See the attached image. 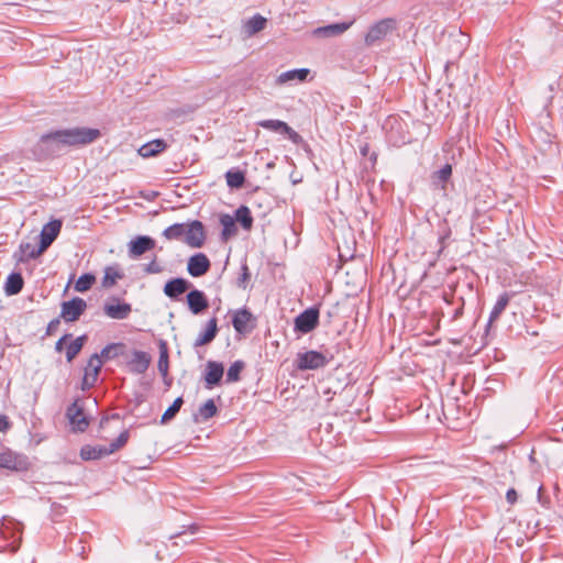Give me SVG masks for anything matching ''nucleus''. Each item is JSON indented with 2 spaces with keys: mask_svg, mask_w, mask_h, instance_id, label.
Returning <instances> with one entry per match:
<instances>
[{
  "mask_svg": "<svg viewBox=\"0 0 563 563\" xmlns=\"http://www.w3.org/2000/svg\"><path fill=\"white\" fill-rule=\"evenodd\" d=\"M100 136L98 129L91 128H71L57 130L55 132L42 135L43 143L56 144V146H80L95 142Z\"/></svg>",
  "mask_w": 563,
  "mask_h": 563,
  "instance_id": "nucleus-1",
  "label": "nucleus"
},
{
  "mask_svg": "<svg viewBox=\"0 0 563 563\" xmlns=\"http://www.w3.org/2000/svg\"><path fill=\"white\" fill-rule=\"evenodd\" d=\"M397 29V21L394 18H386L377 21L369 26L365 34L364 42L366 46H373L380 43Z\"/></svg>",
  "mask_w": 563,
  "mask_h": 563,
  "instance_id": "nucleus-2",
  "label": "nucleus"
},
{
  "mask_svg": "<svg viewBox=\"0 0 563 563\" xmlns=\"http://www.w3.org/2000/svg\"><path fill=\"white\" fill-rule=\"evenodd\" d=\"M63 228L62 219H51L45 223L38 235L37 256L45 252L57 239Z\"/></svg>",
  "mask_w": 563,
  "mask_h": 563,
  "instance_id": "nucleus-3",
  "label": "nucleus"
},
{
  "mask_svg": "<svg viewBox=\"0 0 563 563\" xmlns=\"http://www.w3.org/2000/svg\"><path fill=\"white\" fill-rule=\"evenodd\" d=\"M29 465L30 463L25 455L16 453L5 446L0 450V468L21 472L27 470Z\"/></svg>",
  "mask_w": 563,
  "mask_h": 563,
  "instance_id": "nucleus-4",
  "label": "nucleus"
},
{
  "mask_svg": "<svg viewBox=\"0 0 563 563\" xmlns=\"http://www.w3.org/2000/svg\"><path fill=\"white\" fill-rule=\"evenodd\" d=\"M329 363L324 354L318 351H307L298 353L296 357V367L299 371L319 369Z\"/></svg>",
  "mask_w": 563,
  "mask_h": 563,
  "instance_id": "nucleus-5",
  "label": "nucleus"
},
{
  "mask_svg": "<svg viewBox=\"0 0 563 563\" xmlns=\"http://www.w3.org/2000/svg\"><path fill=\"white\" fill-rule=\"evenodd\" d=\"M66 417L71 429L76 432H84L89 426V419L84 412V404L76 399L66 411Z\"/></svg>",
  "mask_w": 563,
  "mask_h": 563,
  "instance_id": "nucleus-6",
  "label": "nucleus"
},
{
  "mask_svg": "<svg viewBox=\"0 0 563 563\" xmlns=\"http://www.w3.org/2000/svg\"><path fill=\"white\" fill-rule=\"evenodd\" d=\"M185 231L184 242L188 246L199 249L205 244L206 232L202 222L198 220L190 221L185 224Z\"/></svg>",
  "mask_w": 563,
  "mask_h": 563,
  "instance_id": "nucleus-7",
  "label": "nucleus"
},
{
  "mask_svg": "<svg viewBox=\"0 0 563 563\" xmlns=\"http://www.w3.org/2000/svg\"><path fill=\"white\" fill-rule=\"evenodd\" d=\"M257 124L265 130L286 134L288 136V139L294 144L298 145L302 142L301 135L298 132H296L291 126H289L286 122H284L282 120H277V119L262 120Z\"/></svg>",
  "mask_w": 563,
  "mask_h": 563,
  "instance_id": "nucleus-8",
  "label": "nucleus"
},
{
  "mask_svg": "<svg viewBox=\"0 0 563 563\" xmlns=\"http://www.w3.org/2000/svg\"><path fill=\"white\" fill-rule=\"evenodd\" d=\"M71 335L66 334L62 336L56 342V351L62 352L64 349L66 350V358L68 362H71L76 355L81 351L86 336L81 335L70 341Z\"/></svg>",
  "mask_w": 563,
  "mask_h": 563,
  "instance_id": "nucleus-9",
  "label": "nucleus"
},
{
  "mask_svg": "<svg viewBox=\"0 0 563 563\" xmlns=\"http://www.w3.org/2000/svg\"><path fill=\"white\" fill-rule=\"evenodd\" d=\"M87 308V302L79 297H75L62 305V318L67 322H74L80 318Z\"/></svg>",
  "mask_w": 563,
  "mask_h": 563,
  "instance_id": "nucleus-10",
  "label": "nucleus"
},
{
  "mask_svg": "<svg viewBox=\"0 0 563 563\" xmlns=\"http://www.w3.org/2000/svg\"><path fill=\"white\" fill-rule=\"evenodd\" d=\"M131 311V305L128 302H122L118 298H112L103 305L104 314L114 320L126 319Z\"/></svg>",
  "mask_w": 563,
  "mask_h": 563,
  "instance_id": "nucleus-11",
  "label": "nucleus"
},
{
  "mask_svg": "<svg viewBox=\"0 0 563 563\" xmlns=\"http://www.w3.org/2000/svg\"><path fill=\"white\" fill-rule=\"evenodd\" d=\"M318 321L319 310L309 308L295 319V328L302 333H309L318 325Z\"/></svg>",
  "mask_w": 563,
  "mask_h": 563,
  "instance_id": "nucleus-12",
  "label": "nucleus"
},
{
  "mask_svg": "<svg viewBox=\"0 0 563 563\" xmlns=\"http://www.w3.org/2000/svg\"><path fill=\"white\" fill-rule=\"evenodd\" d=\"M252 321H253V316L245 308L238 309L233 312L232 325L239 334L244 335V334L250 333L254 328V324L252 323Z\"/></svg>",
  "mask_w": 563,
  "mask_h": 563,
  "instance_id": "nucleus-13",
  "label": "nucleus"
},
{
  "mask_svg": "<svg viewBox=\"0 0 563 563\" xmlns=\"http://www.w3.org/2000/svg\"><path fill=\"white\" fill-rule=\"evenodd\" d=\"M152 362V357L147 352L134 350L131 358L126 362V366L131 373L144 374Z\"/></svg>",
  "mask_w": 563,
  "mask_h": 563,
  "instance_id": "nucleus-14",
  "label": "nucleus"
},
{
  "mask_svg": "<svg viewBox=\"0 0 563 563\" xmlns=\"http://www.w3.org/2000/svg\"><path fill=\"white\" fill-rule=\"evenodd\" d=\"M210 261L203 253H197L189 257L187 271L192 277H200L205 275L210 268Z\"/></svg>",
  "mask_w": 563,
  "mask_h": 563,
  "instance_id": "nucleus-15",
  "label": "nucleus"
},
{
  "mask_svg": "<svg viewBox=\"0 0 563 563\" xmlns=\"http://www.w3.org/2000/svg\"><path fill=\"white\" fill-rule=\"evenodd\" d=\"M354 21L353 19L351 21L319 26L313 30V35L317 37H335L342 35L354 24Z\"/></svg>",
  "mask_w": 563,
  "mask_h": 563,
  "instance_id": "nucleus-16",
  "label": "nucleus"
},
{
  "mask_svg": "<svg viewBox=\"0 0 563 563\" xmlns=\"http://www.w3.org/2000/svg\"><path fill=\"white\" fill-rule=\"evenodd\" d=\"M218 331V319L212 317L206 322L203 330L196 338L194 347H200L210 344L216 339Z\"/></svg>",
  "mask_w": 563,
  "mask_h": 563,
  "instance_id": "nucleus-17",
  "label": "nucleus"
},
{
  "mask_svg": "<svg viewBox=\"0 0 563 563\" xmlns=\"http://www.w3.org/2000/svg\"><path fill=\"white\" fill-rule=\"evenodd\" d=\"M155 247V240L147 235H139L129 243V255L139 257Z\"/></svg>",
  "mask_w": 563,
  "mask_h": 563,
  "instance_id": "nucleus-18",
  "label": "nucleus"
},
{
  "mask_svg": "<svg viewBox=\"0 0 563 563\" xmlns=\"http://www.w3.org/2000/svg\"><path fill=\"white\" fill-rule=\"evenodd\" d=\"M187 303L194 314H200L209 307L205 292L199 289H194L187 294Z\"/></svg>",
  "mask_w": 563,
  "mask_h": 563,
  "instance_id": "nucleus-19",
  "label": "nucleus"
},
{
  "mask_svg": "<svg viewBox=\"0 0 563 563\" xmlns=\"http://www.w3.org/2000/svg\"><path fill=\"white\" fill-rule=\"evenodd\" d=\"M102 366V361L100 360V356L98 354H93L85 367V374H84V385L86 386H93L95 383L98 379V375L100 372V368Z\"/></svg>",
  "mask_w": 563,
  "mask_h": 563,
  "instance_id": "nucleus-20",
  "label": "nucleus"
},
{
  "mask_svg": "<svg viewBox=\"0 0 563 563\" xmlns=\"http://www.w3.org/2000/svg\"><path fill=\"white\" fill-rule=\"evenodd\" d=\"M206 367V385L207 388H212L214 385L220 383L224 373V368L221 363L216 361H208Z\"/></svg>",
  "mask_w": 563,
  "mask_h": 563,
  "instance_id": "nucleus-21",
  "label": "nucleus"
},
{
  "mask_svg": "<svg viewBox=\"0 0 563 563\" xmlns=\"http://www.w3.org/2000/svg\"><path fill=\"white\" fill-rule=\"evenodd\" d=\"M190 286L191 284L185 278H173L165 284L164 294L170 299H176L187 291Z\"/></svg>",
  "mask_w": 563,
  "mask_h": 563,
  "instance_id": "nucleus-22",
  "label": "nucleus"
},
{
  "mask_svg": "<svg viewBox=\"0 0 563 563\" xmlns=\"http://www.w3.org/2000/svg\"><path fill=\"white\" fill-rule=\"evenodd\" d=\"M167 148V143L162 139H156L143 144L137 153L144 158L154 157Z\"/></svg>",
  "mask_w": 563,
  "mask_h": 563,
  "instance_id": "nucleus-23",
  "label": "nucleus"
},
{
  "mask_svg": "<svg viewBox=\"0 0 563 563\" xmlns=\"http://www.w3.org/2000/svg\"><path fill=\"white\" fill-rule=\"evenodd\" d=\"M112 453L104 445H84L80 450V457L85 461L98 460Z\"/></svg>",
  "mask_w": 563,
  "mask_h": 563,
  "instance_id": "nucleus-24",
  "label": "nucleus"
},
{
  "mask_svg": "<svg viewBox=\"0 0 563 563\" xmlns=\"http://www.w3.org/2000/svg\"><path fill=\"white\" fill-rule=\"evenodd\" d=\"M310 70L308 68H298V69H290L287 71L282 73L276 81L279 85H284L289 81H305L309 75Z\"/></svg>",
  "mask_w": 563,
  "mask_h": 563,
  "instance_id": "nucleus-25",
  "label": "nucleus"
},
{
  "mask_svg": "<svg viewBox=\"0 0 563 563\" xmlns=\"http://www.w3.org/2000/svg\"><path fill=\"white\" fill-rule=\"evenodd\" d=\"M510 300V295L508 292L501 294L497 301L495 302L490 314L488 319V325H492L495 321L498 320V318L501 316V313L505 311L506 307L508 306Z\"/></svg>",
  "mask_w": 563,
  "mask_h": 563,
  "instance_id": "nucleus-26",
  "label": "nucleus"
},
{
  "mask_svg": "<svg viewBox=\"0 0 563 563\" xmlns=\"http://www.w3.org/2000/svg\"><path fill=\"white\" fill-rule=\"evenodd\" d=\"M267 20L261 14H255L250 18L244 24V32L252 36L265 29Z\"/></svg>",
  "mask_w": 563,
  "mask_h": 563,
  "instance_id": "nucleus-27",
  "label": "nucleus"
},
{
  "mask_svg": "<svg viewBox=\"0 0 563 563\" xmlns=\"http://www.w3.org/2000/svg\"><path fill=\"white\" fill-rule=\"evenodd\" d=\"M23 287V278L19 273H12L4 283V291L8 296L19 294Z\"/></svg>",
  "mask_w": 563,
  "mask_h": 563,
  "instance_id": "nucleus-28",
  "label": "nucleus"
},
{
  "mask_svg": "<svg viewBox=\"0 0 563 563\" xmlns=\"http://www.w3.org/2000/svg\"><path fill=\"white\" fill-rule=\"evenodd\" d=\"M220 224L222 225L221 238L223 241H228L236 234L235 220L230 214H222L220 217Z\"/></svg>",
  "mask_w": 563,
  "mask_h": 563,
  "instance_id": "nucleus-29",
  "label": "nucleus"
},
{
  "mask_svg": "<svg viewBox=\"0 0 563 563\" xmlns=\"http://www.w3.org/2000/svg\"><path fill=\"white\" fill-rule=\"evenodd\" d=\"M185 224L186 223H174L169 227H167L164 231H163V236L168 240V241H173V240H184L185 239Z\"/></svg>",
  "mask_w": 563,
  "mask_h": 563,
  "instance_id": "nucleus-30",
  "label": "nucleus"
},
{
  "mask_svg": "<svg viewBox=\"0 0 563 563\" xmlns=\"http://www.w3.org/2000/svg\"><path fill=\"white\" fill-rule=\"evenodd\" d=\"M169 367V356L168 349L166 342L161 341L159 343V358L157 363V368L163 377L167 376Z\"/></svg>",
  "mask_w": 563,
  "mask_h": 563,
  "instance_id": "nucleus-31",
  "label": "nucleus"
},
{
  "mask_svg": "<svg viewBox=\"0 0 563 563\" xmlns=\"http://www.w3.org/2000/svg\"><path fill=\"white\" fill-rule=\"evenodd\" d=\"M234 220L240 222L245 230H250L253 225V218L246 206H241L236 209Z\"/></svg>",
  "mask_w": 563,
  "mask_h": 563,
  "instance_id": "nucleus-32",
  "label": "nucleus"
},
{
  "mask_svg": "<svg viewBox=\"0 0 563 563\" xmlns=\"http://www.w3.org/2000/svg\"><path fill=\"white\" fill-rule=\"evenodd\" d=\"M15 257L20 263L35 258V244L30 242L22 243L20 245L19 252L15 254Z\"/></svg>",
  "mask_w": 563,
  "mask_h": 563,
  "instance_id": "nucleus-33",
  "label": "nucleus"
},
{
  "mask_svg": "<svg viewBox=\"0 0 563 563\" xmlns=\"http://www.w3.org/2000/svg\"><path fill=\"white\" fill-rule=\"evenodd\" d=\"M245 367V363L241 360L233 362L227 371V383H235L240 380V375Z\"/></svg>",
  "mask_w": 563,
  "mask_h": 563,
  "instance_id": "nucleus-34",
  "label": "nucleus"
},
{
  "mask_svg": "<svg viewBox=\"0 0 563 563\" xmlns=\"http://www.w3.org/2000/svg\"><path fill=\"white\" fill-rule=\"evenodd\" d=\"M123 275L118 271L117 267L109 266L104 269V276L102 279V286L110 288L115 285L118 279H121Z\"/></svg>",
  "mask_w": 563,
  "mask_h": 563,
  "instance_id": "nucleus-35",
  "label": "nucleus"
},
{
  "mask_svg": "<svg viewBox=\"0 0 563 563\" xmlns=\"http://www.w3.org/2000/svg\"><path fill=\"white\" fill-rule=\"evenodd\" d=\"M225 179L229 187L241 188L245 181V176L240 170H228Z\"/></svg>",
  "mask_w": 563,
  "mask_h": 563,
  "instance_id": "nucleus-36",
  "label": "nucleus"
},
{
  "mask_svg": "<svg viewBox=\"0 0 563 563\" xmlns=\"http://www.w3.org/2000/svg\"><path fill=\"white\" fill-rule=\"evenodd\" d=\"M95 282H96V277L92 274H90V273L84 274L75 283V290L79 291V292L87 291L92 287Z\"/></svg>",
  "mask_w": 563,
  "mask_h": 563,
  "instance_id": "nucleus-37",
  "label": "nucleus"
},
{
  "mask_svg": "<svg viewBox=\"0 0 563 563\" xmlns=\"http://www.w3.org/2000/svg\"><path fill=\"white\" fill-rule=\"evenodd\" d=\"M451 175L452 166L450 164H445L433 174L432 178L434 181L441 183V188H444V185L451 178Z\"/></svg>",
  "mask_w": 563,
  "mask_h": 563,
  "instance_id": "nucleus-38",
  "label": "nucleus"
},
{
  "mask_svg": "<svg viewBox=\"0 0 563 563\" xmlns=\"http://www.w3.org/2000/svg\"><path fill=\"white\" fill-rule=\"evenodd\" d=\"M184 400L181 397H178L174 400V402L172 404V406H169L166 411L163 413L162 416V422L165 423L167 421H169L170 419H173L176 413L179 411L181 405H183Z\"/></svg>",
  "mask_w": 563,
  "mask_h": 563,
  "instance_id": "nucleus-39",
  "label": "nucleus"
},
{
  "mask_svg": "<svg viewBox=\"0 0 563 563\" xmlns=\"http://www.w3.org/2000/svg\"><path fill=\"white\" fill-rule=\"evenodd\" d=\"M217 413V406L212 399L207 400L200 408L199 415L203 420L212 418Z\"/></svg>",
  "mask_w": 563,
  "mask_h": 563,
  "instance_id": "nucleus-40",
  "label": "nucleus"
},
{
  "mask_svg": "<svg viewBox=\"0 0 563 563\" xmlns=\"http://www.w3.org/2000/svg\"><path fill=\"white\" fill-rule=\"evenodd\" d=\"M129 433L128 431H123L119 434V437L107 446V450H112V453L121 449L128 442Z\"/></svg>",
  "mask_w": 563,
  "mask_h": 563,
  "instance_id": "nucleus-41",
  "label": "nucleus"
},
{
  "mask_svg": "<svg viewBox=\"0 0 563 563\" xmlns=\"http://www.w3.org/2000/svg\"><path fill=\"white\" fill-rule=\"evenodd\" d=\"M144 272L146 274H159L163 272V267L161 264L156 261V257L151 261L148 264L144 266Z\"/></svg>",
  "mask_w": 563,
  "mask_h": 563,
  "instance_id": "nucleus-42",
  "label": "nucleus"
},
{
  "mask_svg": "<svg viewBox=\"0 0 563 563\" xmlns=\"http://www.w3.org/2000/svg\"><path fill=\"white\" fill-rule=\"evenodd\" d=\"M122 346V344H117V343H112V344H108L107 346H104L100 354H98L100 356V360L103 357V358H110V357H114L117 356V354H113L111 355V352L113 350H117L118 347Z\"/></svg>",
  "mask_w": 563,
  "mask_h": 563,
  "instance_id": "nucleus-43",
  "label": "nucleus"
},
{
  "mask_svg": "<svg viewBox=\"0 0 563 563\" xmlns=\"http://www.w3.org/2000/svg\"><path fill=\"white\" fill-rule=\"evenodd\" d=\"M11 422L9 417L5 415H0V432H7L11 428Z\"/></svg>",
  "mask_w": 563,
  "mask_h": 563,
  "instance_id": "nucleus-44",
  "label": "nucleus"
},
{
  "mask_svg": "<svg viewBox=\"0 0 563 563\" xmlns=\"http://www.w3.org/2000/svg\"><path fill=\"white\" fill-rule=\"evenodd\" d=\"M198 529L199 528L197 525H190L187 530L177 532V533L173 534L170 538L172 539L180 538L181 536L186 534L187 532H189L190 534H195L198 531Z\"/></svg>",
  "mask_w": 563,
  "mask_h": 563,
  "instance_id": "nucleus-45",
  "label": "nucleus"
},
{
  "mask_svg": "<svg viewBox=\"0 0 563 563\" xmlns=\"http://www.w3.org/2000/svg\"><path fill=\"white\" fill-rule=\"evenodd\" d=\"M518 495L514 488H510L506 493V499L509 504H515L517 501Z\"/></svg>",
  "mask_w": 563,
  "mask_h": 563,
  "instance_id": "nucleus-46",
  "label": "nucleus"
},
{
  "mask_svg": "<svg viewBox=\"0 0 563 563\" xmlns=\"http://www.w3.org/2000/svg\"><path fill=\"white\" fill-rule=\"evenodd\" d=\"M368 151H369V146L367 144L361 146V148H360V152H361L362 156H367Z\"/></svg>",
  "mask_w": 563,
  "mask_h": 563,
  "instance_id": "nucleus-47",
  "label": "nucleus"
},
{
  "mask_svg": "<svg viewBox=\"0 0 563 563\" xmlns=\"http://www.w3.org/2000/svg\"><path fill=\"white\" fill-rule=\"evenodd\" d=\"M244 274L242 276V279H245L247 277V266H243Z\"/></svg>",
  "mask_w": 563,
  "mask_h": 563,
  "instance_id": "nucleus-48",
  "label": "nucleus"
},
{
  "mask_svg": "<svg viewBox=\"0 0 563 563\" xmlns=\"http://www.w3.org/2000/svg\"><path fill=\"white\" fill-rule=\"evenodd\" d=\"M376 158H377L376 154H375V153H373V154H372V156H371V159L375 162V161H376Z\"/></svg>",
  "mask_w": 563,
  "mask_h": 563,
  "instance_id": "nucleus-49",
  "label": "nucleus"
},
{
  "mask_svg": "<svg viewBox=\"0 0 563 563\" xmlns=\"http://www.w3.org/2000/svg\"><path fill=\"white\" fill-rule=\"evenodd\" d=\"M541 490H542V486L539 487L538 489V493H539V500L541 499Z\"/></svg>",
  "mask_w": 563,
  "mask_h": 563,
  "instance_id": "nucleus-50",
  "label": "nucleus"
},
{
  "mask_svg": "<svg viewBox=\"0 0 563 563\" xmlns=\"http://www.w3.org/2000/svg\"><path fill=\"white\" fill-rule=\"evenodd\" d=\"M461 314V310H456L454 317H459Z\"/></svg>",
  "mask_w": 563,
  "mask_h": 563,
  "instance_id": "nucleus-51",
  "label": "nucleus"
}]
</instances>
